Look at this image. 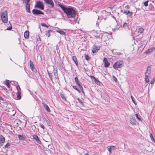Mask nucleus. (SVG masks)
Masks as SVG:
<instances>
[{
    "mask_svg": "<svg viewBox=\"0 0 155 155\" xmlns=\"http://www.w3.org/2000/svg\"><path fill=\"white\" fill-rule=\"evenodd\" d=\"M10 145V143H7L5 145V147L6 148H7L9 147Z\"/></svg>",
    "mask_w": 155,
    "mask_h": 155,
    "instance_id": "ea45409f",
    "label": "nucleus"
},
{
    "mask_svg": "<svg viewBox=\"0 0 155 155\" xmlns=\"http://www.w3.org/2000/svg\"><path fill=\"white\" fill-rule=\"evenodd\" d=\"M10 60H11L12 61V60L11 58H10Z\"/></svg>",
    "mask_w": 155,
    "mask_h": 155,
    "instance_id": "0e129e2a",
    "label": "nucleus"
},
{
    "mask_svg": "<svg viewBox=\"0 0 155 155\" xmlns=\"http://www.w3.org/2000/svg\"><path fill=\"white\" fill-rule=\"evenodd\" d=\"M10 25H11L10 27H9L7 28V30H11L12 29V26H11V24H10Z\"/></svg>",
    "mask_w": 155,
    "mask_h": 155,
    "instance_id": "3c124183",
    "label": "nucleus"
},
{
    "mask_svg": "<svg viewBox=\"0 0 155 155\" xmlns=\"http://www.w3.org/2000/svg\"><path fill=\"white\" fill-rule=\"evenodd\" d=\"M155 50V47H152L150 48L148 50L146 51V54H148L150 53L151 52H152L153 51Z\"/></svg>",
    "mask_w": 155,
    "mask_h": 155,
    "instance_id": "ddd939ff",
    "label": "nucleus"
},
{
    "mask_svg": "<svg viewBox=\"0 0 155 155\" xmlns=\"http://www.w3.org/2000/svg\"><path fill=\"white\" fill-rule=\"evenodd\" d=\"M104 62V66L105 67H108L110 65V64L108 61L107 59L104 57V58L103 60Z\"/></svg>",
    "mask_w": 155,
    "mask_h": 155,
    "instance_id": "6e6552de",
    "label": "nucleus"
},
{
    "mask_svg": "<svg viewBox=\"0 0 155 155\" xmlns=\"http://www.w3.org/2000/svg\"><path fill=\"white\" fill-rule=\"evenodd\" d=\"M15 114H14L13 115H15Z\"/></svg>",
    "mask_w": 155,
    "mask_h": 155,
    "instance_id": "e2e57ef3",
    "label": "nucleus"
},
{
    "mask_svg": "<svg viewBox=\"0 0 155 155\" xmlns=\"http://www.w3.org/2000/svg\"><path fill=\"white\" fill-rule=\"evenodd\" d=\"M48 75H49V78L51 80V81H52V83H53V80H52V78H52V74L51 73H50L49 72V71H48Z\"/></svg>",
    "mask_w": 155,
    "mask_h": 155,
    "instance_id": "b1692460",
    "label": "nucleus"
},
{
    "mask_svg": "<svg viewBox=\"0 0 155 155\" xmlns=\"http://www.w3.org/2000/svg\"><path fill=\"white\" fill-rule=\"evenodd\" d=\"M135 116L137 118L138 120H139L141 121L142 119H141V117L140 115H139L138 114H135Z\"/></svg>",
    "mask_w": 155,
    "mask_h": 155,
    "instance_id": "a878e982",
    "label": "nucleus"
},
{
    "mask_svg": "<svg viewBox=\"0 0 155 155\" xmlns=\"http://www.w3.org/2000/svg\"><path fill=\"white\" fill-rule=\"evenodd\" d=\"M124 13L126 15H128V11H127L124 10Z\"/></svg>",
    "mask_w": 155,
    "mask_h": 155,
    "instance_id": "09e8293b",
    "label": "nucleus"
},
{
    "mask_svg": "<svg viewBox=\"0 0 155 155\" xmlns=\"http://www.w3.org/2000/svg\"><path fill=\"white\" fill-rule=\"evenodd\" d=\"M154 81H155V80H152L151 81L150 83H151V84H153L154 83Z\"/></svg>",
    "mask_w": 155,
    "mask_h": 155,
    "instance_id": "864d4df0",
    "label": "nucleus"
},
{
    "mask_svg": "<svg viewBox=\"0 0 155 155\" xmlns=\"http://www.w3.org/2000/svg\"><path fill=\"white\" fill-rule=\"evenodd\" d=\"M148 2H149L148 0H147L144 2V5L145 7H147V6H148Z\"/></svg>",
    "mask_w": 155,
    "mask_h": 155,
    "instance_id": "4c0bfd02",
    "label": "nucleus"
},
{
    "mask_svg": "<svg viewBox=\"0 0 155 155\" xmlns=\"http://www.w3.org/2000/svg\"><path fill=\"white\" fill-rule=\"evenodd\" d=\"M85 59L87 61L90 58L89 56L87 55H85Z\"/></svg>",
    "mask_w": 155,
    "mask_h": 155,
    "instance_id": "58836bf2",
    "label": "nucleus"
},
{
    "mask_svg": "<svg viewBox=\"0 0 155 155\" xmlns=\"http://www.w3.org/2000/svg\"><path fill=\"white\" fill-rule=\"evenodd\" d=\"M33 139H35L36 141L39 144H41V142L39 139L38 137L36 135H34L33 136Z\"/></svg>",
    "mask_w": 155,
    "mask_h": 155,
    "instance_id": "9b49d317",
    "label": "nucleus"
},
{
    "mask_svg": "<svg viewBox=\"0 0 155 155\" xmlns=\"http://www.w3.org/2000/svg\"><path fill=\"white\" fill-rule=\"evenodd\" d=\"M52 31L51 30L48 31V33L46 34V35L48 36V37H49L51 35H50V32H52Z\"/></svg>",
    "mask_w": 155,
    "mask_h": 155,
    "instance_id": "473e14b6",
    "label": "nucleus"
},
{
    "mask_svg": "<svg viewBox=\"0 0 155 155\" xmlns=\"http://www.w3.org/2000/svg\"><path fill=\"white\" fill-rule=\"evenodd\" d=\"M123 63V61L122 60L118 61L114 64L113 67L114 69L122 67Z\"/></svg>",
    "mask_w": 155,
    "mask_h": 155,
    "instance_id": "20e7f679",
    "label": "nucleus"
},
{
    "mask_svg": "<svg viewBox=\"0 0 155 155\" xmlns=\"http://www.w3.org/2000/svg\"><path fill=\"white\" fill-rule=\"evenodd\" d=\"M113 79H114V80L115 81H117V78L114 76H113Z\"/></svg>",
    "mask_w": 155,
    "mask_h": 155,
    "instance_id": "603ef678",
    "label": "nucleus"
},
{
    "mask_svg": "<svg viewBox=\"0 0 155 155\" xmlns=\"http://www.w3.org/2000/svg\"><path fill=\"white\" fill-rule=\"evenodd\" d=\"M75 81V82L76 84L78 85L80 84V82L78 80V79L77 77H76L74 78Z\"/></svg>",
    "mask_w": 155,
    "mask_h": 155,
    "instance_id": "5701e85b",
    "label": "nucleus"
},
{
    "mask_svg": "<svg viewBox=\"0 0 155 155\" xmlns=\"http://www.w3.org/2000/svg\"><path fill=\"white\" fill-rule=\"evenodd\" d=\"M26 12L28 13H30L31 12L30 4H26Z\"/></svg>",
    "mask_w": 155,
    "mask_h": 155,
    "instance_id": "dca6fc26",
    "label": "nucleus"
},
{
    "mask_svg": "<svg viewBox=\"0 0 155 155\" xmlns=\"http://www.w3.org/2000/svg\"><path fill=\"white\" fill-rule=\"evenodd\" d=\"M128 15L129 16H131L133 15V12H130L129 11H128Z\"/></svg>",
    "mask_w": 155,
    "mask_h": 155,
    "instance_id": "a19ab883",
    "label": "nucleus"
},
{
    "mask_svg": "<svg viewBox=\"0 0 155 155\" xmlns=\"http://www.w3.org/2000/svg\"><path fill=\"white\" fill-rule=\"evenodd\" d=\"M35 8H37L41 10H44V6L43 3L40 1H37L35 6Z\"/></svg>",
    "mask_w": 155,
    "mask_h": 155,
    "instance_id": "39448f33",
    "label": "nucleus"
},
{
    "mask_svg": "<svg viewBox=\"0 0 155 155\" xmlns=\"http://www.w3.org/2000/svg\"><path fill=\"white\" fill-rule=\"evenodd\" d=\"M18 137L20 140H25L26 138V137L25 135L19 134L18 135Z\"/></svg>",
    "mask_w": 155,
    "mask_h": 155,
    "instance_id": "2eb2a0df",
    "label": "nucleus"
},
{
    "mask_svg": "<svg viewBox=\"0 0 155 155\" xmlns=\"http://www.w3.org/2000/svg\"><path fill=\"white\" fill-rule=\"evenodd\" d=\"M42 104L43 105L45 109H46L48 112H50V109L48 106L47 105L45 104V103L43 102H42Z\"/></svg>",
    "mask_w": 155,
    "mask_h": 155,
    "instance_id": "4468645a",
    "label": "nucleus"
},
{
    "mask_svg": "<svg viewBox=\"0 0 155 155\" xmlns=\"http://www.w3.org/2000/svg\"><path fill=\"white\" fill-rule=\"evenodd\" d=\"M131 98L132 99V101H133V102L134 103V104H136V102L135 101V99L134 98V97L132 96H131Z\"/></svg>",
    "mask_w": 155,
    "mask_h": 155,
    "instance_id": "c9c22d12",
    "label": "nucleus"
},
{
    "mask_svg": "<svg viewBox=\"0 0 155 155\" xmlns=\"http://www.w3.org/2000/svg\"><path fill=\"white\" fill-rule=\"evenodd\" d=\"M54 73L55 78L57 79L58 78V76L57 74V70L54 71Z\"/></svg>",
    "mask_w": 155,
    "mask_h": 155,
    "instance_id": "cd10ccee",
    "label": "nucleus"
},
{
    "mask_svg": "<svg viewBox=\"0 0 155 155\" xmlns=\"http://www.w3.org/2000/svg\"><path fill=\"white\" fill-rule=\"evenodd\" d=\"M78 102L80 104H81L82 105H84V104H83V102H82V100H81L79 98H78Z\"/></svg>",
    "mask_w": 155,
    "mask_h": 155,
    "instance_id": "72a5a7b5",
    "label": "nucleus"
},
{
    "mask_svg": "<svg viewBox=\"0 0 155 155\" xmlns=\"http://www.w3.org/2000/svg\"><path fill=\"white\" fill-rule=\"evenodd\" d=\"M5 84L8 87H9L10 86V83L9 80H6L5 81Z\"/></svg>",
    "mask_w": 155,
    "mask_h": 155,
    "instance_id": "c756f323",
    "label": "nucleus"
},
{
    "mask_svg": "<svg viewBox=\"0 0 155 155\" xmlns=\"http://www.w3.org/2000/svg\"><path fill=\"white\" fill-rule=\"evenodd\" d=\"M123 27L125 29L128 28L129 27L128 24L127 23L125 22L123 25Z\"/></svg>",
    "mask_w": 155,
    "mask_h": 155,
    "instance_id": "393cba45",
    "label": "nucleus"
},
{
    "mask_svg": "<svg viewBox=\"0 0 155 155\" xmlns=\"http://www.w3.org/2000/svg\"><path fill=\"white\" fill-rule=\"evenodd\" d=\"M32 12L33 14L35 15H37L40 14L44 15V13L43 12L36 9H33L32 11Z\"/></svg>",
    "mask_w": 155,
    "mask_h": 155,
    "instance_id": "0eeeda50",
    "label": "nucleus"
},
{
    "mask_svg": "<svg viewBox=\"0 0 155 155\" xmlns=\"http://www.w3.org/2000/svg\"><path fill=\"white\" fill-rule=\"evenodd\" d=\"M95 37L96 38H100V37L99 36H98V35L95 36Z\"/></svg>",
    "mask_w": 155,
    "mask_h": 155,
    "instance_id": "13d9d810",
    "label": "nucleus"
},
{
    "mask_svg": "<svg viewBox=\"0 0 155 155\" xmlns=\"http://www.w3.org/2000/svg\"><path fill=\"white\" fill-rule=\"evenodd\" d=\"M16 88L18 91H19V90H21V89L20 87L18 85L16 86Z\"/></svg>",
    "mask_w": 155,
    "mask_h": 155,
    "instance_id": "8fccbe9b",
    "label": "nucleus"
},
{
    "mask_svg": "<svg viewBox=\"0 0 155 155\" xmlns=\"http://www.w3.org/2000/svg\"><path fill=\"white\" fill-rule=\"evenodd\" d=\"M2 106H3L5 107L6 108L7 107V103H4L2 105Z\"/></svg>",
    "mask_w": 155,
    "mask_h": 155,
    "instance_id": "49530a36",
    "label": "nucleus"
},
{
    "mask_svg": "<svg viewBox=\"0 0 155 155\" xmlns=\"http://www.w3.org/2000/svg\"><path fill=\"white\" fill-rule=\"evenodd\" d=\"M24 36L26 38H28L29 37V32L26 31L24 33Z\"/></svg>",
    "mask_w": 155,
    "mask_h": 155,
    "instance_id": "412c9836",
    "label": "nucleus"
},
{
    "mask_svg": "<svg viewBox=\"0 0 155 155\" xmlns=\"http://www.w3.org/2000/svg\"><path fill=\"white\" fill-rule=\"evenodd\" d=\"M61 96L62 98L64 100H66V98L64 96V94H61Z\"/></svg>",
    "mask_w": 155,
    "mask_h": 155,
    "instance_id": "e433bc0d",
    "label": "nucleus"
},
{
    "mask_svg": "<svg viewBox=\"0 0 155 155\" xmlns=\"http://www.w3.org/2000/svg\"><path fill=\"white\" fill-rule=\"evenodd\" d=\"M72 87L74 89L77 91L79 92L80 93V91L78 89L76 86H73Z\"/></svg>",
    "mask_w": 155,
    "mask_h": 155,
    "instance_id": "f704fd0d",
    "label": "nucleus"
},
{
    "mask_svg": "<svg viewBox=\"0 0 155 155\" xmlns=\"http://www.w3.org/2000/svg\"><path fill=\"white\" fill-rule=\"evenodd\" d=\"M41 25L43 26H45L46 27H48L45 23H41Z\"/></svg>",
    "mask_w": 155,
    "mask_h": 155,
    "instance_id": "37998d69",
    "label": "nucleus"
},
{
    "mask_svg": "<svg viewBox=\"0 0 155 155\" xmlns=\"http://www.w3.org/2000/svg\"><path fill=\"white\" fill-rule=\"evenodd\" d=\"M151 71V68L150 66H149L147 67V70L145 74V81L147 83H148L149 81V78L150 74Z\"/></svg>",
    "mask_w": 155,
    "mask_h": 155,
    "instance_id": "7ed1b4c3",
    "label": "nucleus"
},
{
    "mask_svg": "<svg viewBox=\"0 0 155 155\" xmlns=\"http://www.w3.org/2000/svg\"><path fill=\"white\" fill-rule=\"evenodd\" d=\"M130 122L133 124H136L137 122L136 120L134 118H131L130 120Z\"/></svg>",
    "mask_w": 155,
    "mask_h": 155,
    "instance_id": "aec40b11",
    "label": "nucleus"
},
{
    "mask_svg": "<svg viewBox=\"0 0 155 155\" xmlns=\"http://www.w3.org/2000/svg\"><path fill=\"white\" fill-rule=\"evenodd\" d=\"M2 98L0 97V100H2Z\"/></svg>",
    "mask_w": 155,
    "mask_h": 155,
    "instance_id": "680f3d73",
    "label": "nucleus"
},
{
    "mask_svg": "<svg viewBox=\"0 0 155 155\" xmlns=\"http://www.w3.org/2000/svg\"><path fill=\"white\" fill-rule=\"evenodd\" d=\"M72 59L73 61L74 62L75 64L77 66H78V62L77 61V58L75 56H73L72 57Z\"/></svg>",
    "mask_w": 155,
    "mask_h": 155,
    "instance_id": "a211bd4d",
    "label": "nucleus"
},
{
    "mask_svg": "<svg viewBox=\"0 0 155 155\" xmlns=\"http://www.w3.org/2000/svg\"><path fill=\"white\" fill-rule=\"evenodd\" d=\"M30 66L31 69L33 71L35 72L36 71V70L35 69V67L34 65V64L33 62L31 60H30Z\"/></svg>",
    "mask_w": 155,
    "mask_h": 155,
    "instance_id": "9d476101",
    "label": "nucleus"
},
{
    "mask_svg": "<svg viewBox=\"0 0 155 155\" xmlns=\"http://www.w3.org/2000/svg\"><path fill=\"white\" fill-rule=\"evenodd\" d=\"M47 124L48 125H49V126H50V124H50V122L49 121H47Z\"/></svg>",
    "mask_w": 155,
    "mask_h": 155,
    "instance_id": "4d7b16f0",
    "label": "nucleus"
},
{
    "mask_svg": "<svg viewBox=\"0 0 155 155\" xmlns=\"http://www.w3.org/2000/svg\"><path fill=\"white\" fill-rule=\"evenodd\" d=\"M144 31V29L143 28H140L138 29V32L142 33Z\"/></svg>",
    "mask_w": 155,
    "mask_h": 155,
    "instance_id": "c85d7f7f",
    "label": "nucleus"
},
{
    "mask_svg": "<svg viewBox=\"0 0 155 155\" xmlns=\"http://www.w3.org/2000/svg\"><path fill=\"white\" fill-rule=\"evenodd\" d=\"M45 2L49 6V7L52 8L54 6V4L52 0H44Z\"/></svg>",
    "mask_w": 155,
    "mask_h": 155,
    "instance_id": "423d86ee",
    "label": "nucleus"
},
{
    "mask_svg": "<svg viewBox=\"0 0 155 155\" xmlns=\"http://www.w3.org/2000/svg\"><path fill=\"white\" fill-rule=\"evenodd\" d=\"M1 18L2 22L6 23L8 21L7 12L6 11L1 13Z\"/></svg>",
    "mask_w": 155,
    "mask_h": 155,
    "instance_id": "f03ea898",
    "label": "nucleus"
},
{
    "mask_svg": "<svg viewBox=\"0 0 155 155\" xmlns=\"http://www.w3.org/2000/svg\"><path fill=\"white\" fill-rule=\"evenodd\" d=\"M125 8H127V9H129L130 8L129 6L128 5H126L125 7Z\"/></svg>",
    "mask_w": 155,
    "mask_h": 155,
    "instance_id": "5fc2aeb1",
    "label": "nucleus"
},
{
    "mask_svg": "<svg viewBox=\"0 0 155 155\" xmlns=\"http://www.w3.org/2000/svg\"><path fill=\"white\" fill-rule=\"evenodd\" d=\"M150 137L151 138V139L152 140H153L154 141H155V140L154 139L153 137V135H152V134L151 133L150 134Z\"/></svg>",
    "mask_w": 155,
    "mask_h": 155,
    "instance_id": "c03bdc74",
    "label": "nucleus"
},
{
    "mask_svg": "<svg viewBox=\"0 0 155 155\" xmlns=\"http://www.w3.org/2000/svg\"><path fill=\"white\" fill-rule=\"evenodd\" d=\"M56 31L57 32H58L61 35H65L66 34V33L65 32L61 30H57Z\"/></svg>",
    "mask_w": 155,
    "mask_h": 155,
    "instance_id": "4be33fe9",
    "label": "nucleus"
},
{
    "mask_svg": "<svg viewBox=\"0 0 155 155\" xmlns=\"http://www.w3.org/2000/svg\"><path fill=\"white\" fill-rule=\"evenodd\" d=\"M113 18L116 20V18L114 16H113Z\"/></svg>",
    "mask_w": 155,
    "mask_h": 155,
    "instance_id": "052dcab7",
    "label": "nucleus"
},
{
    "mask_svg": "<svg viewBox=\"0 0 155 155\" xmlns=\"http://www.w3.org/2000/svg\"><path fill=\"white\" fill-rule=\"evenodd\" d=\"M5 141V139L2 135H0V144L1 146L2 145V144L4 143Z\"/></svg>",
    "mask_w": 155,
    "mask_h": 155,
    "instance_id": "1a4fd4ad",
    "label": "nucleus"
},
{
    "mask_svg": "<svg viewBox=\"0 0 155 155\" xmlns=\"http://www.w3.org/2000/svg\"><path fill=\"white\" fill-rule=\"evenodd\" d=\"M108 8H110L111 9H112L113 8V7H109Z\"/></svg>",
    "mask_w": 155,
    "mask_h": 155,
    "instance_id": "bf43d9fd",
    "label": "nucleus"
},
{
    "mask_svg": "<svg viewBox=\"0 0 155 155\" xmlns=\"http://www.w3.org/2000/svg\"><path fill=\"white\" fill-rule=\"evenodd\" d=\"M60 7L66 14L68 18H69L71 21H75V17L76 16V12L72 8L65 7L61 5H59Z\"/></svg>",
    "mask_w": 155,
    "mask_h": 155,
    "instance_id": "f257e3e1",
    "label": "nucleus"
},
{
    "mask_svg": "<svg viewBox=\"0 0 155 155\" xmlns=\"http://www.w3.org/2000/svg\"><path fill=\"white\" fill-rule=\"evenodd\" d=\"M107 148L108 151L110 152H111L112 150H114L116 149V147L114 146H108Z\"/></svg>",
    "mask_w": 155,
    "mask_h": 155,
    "instance_id": "f8f14e48",
    "label": "nucleus"
},
{
    "mask_svg": "<svg viewBox=\"0 0 155 155\" xmlns=\"http://www.w3.org/2000/svg\"><path fill=\"white\" fill-rule=\"evenodd\" d=\"M24 3H25V4H29L28 3L30 2L31 0H22Z\"/></svg>",
    "mask_w": 155,
    "mask_h": 155,
    "instance_id": "2f4dec72",
    "label": "nucleus"
},
{
    "mask_svg": "<svg viewBox=\"0 0 155 155\" xmlns=\"http://www.w3.org/2000/svg\"><path fill=\"white\" fill-rule=\"evenodd\" d=\"M138 45L140 47L142 46L144 43V42H146L145 41L143 40L142 39H140V40L138 41Z\"/></svg>",
    "mask_w": 155,
    "mask_h": 155,
    "instance_id": "f3484780",
    "label": "nucleus"
},
{
    "mask_svg": "<svg viewBox=\"0 0 155 155\" xmlns=\"http://www.w3.org/2000/svg\"><path fill=\"white\" fill-rule=\"evenodd\" d=\"M99 50V48L97 46H94V48L92 49V52L93 53H96L98 50Z\"/></svg>",
    "mask_w": 155,
    "mask_h": 155,
    "instance_id": "6ab92c4d",
    "label": "nucleus"
},
{
    "mask_svg": "<svg viewBox=\"0 0 155 155\" xmlns=\"http://www.w3.org/2000/svg\"><path fill=\"white\" fill-rule=\"evenodd\" d=\"M78 86L80 88L81 90L82 91V92L84 93L83 87L80 85V84L78 85Z\"/></svg>",
    "mask_w": 155,
    "mask_h": 155,
    "instance_id": "79ce46f5",
    "label": "nucleus"
},
{
    "mask_svg": "<svg viewBox=\"0 0 155 155\" xmlns=\"http://www.w3.org/2000/svg\"><path fill=\"white\" fill-rule=\"evenodd\" d=\"M91 78L93 79L94 80H95L96 79V78L94 76H91Z\"/></svg>",
    "mask_w": 155,
    "mask_h": 155,
    "instance_id": "6e6d98bb",
    "label": "nucleus"
},
{
    "mask_svg": "<svg viewBox=\"0 0 155 155\" xmlns=\"http://www.w3.org/2000/svg\"><path fill=\"white\" fill-rule=\"evenodd\" d=\"M40 126L41 128H42L43 129H45V127H44V126L43 124H40Z\"/></svg>",
    "mask_w": 155,
    "mask_h": 155,
    "instance_id": "de8ad7c7",
    "label": "nucleus"
},
{
    "mask_svg": "<svg viewBox=\"0 0 155 155\" xmlns=\"http://www.w3.org/2000/svg\"><path fill=\"white\" fill-rule=\"evenodd\" d=\"M106 98L105 99V100H107V102H108L109 100V97H108L107 95H106Z\"/></svg>",
    "mask_w": 155,
    "mask_h": 155,
    "instance_id": "a18cd8bd",
    "label": "nucleus"
},
{
    "mask_svg": "<svg viewBox=\"0 0 155 155\" xmlns=\"http://www.w3.org/2000/svg\"><path fill=\"white\" fill-rule=\"evenodd\" d=\"M17 99L19 100L21 98V92L20 91H18L17 95Z\"/></svg>",
    "mask_w": 155,
    "mask_h": 155,
    "instance_id": "bb28decb",
    "label": "nucleus"
},
{
    "mask_svg": "<svg viewBox=\"0 0 155 155\" xmlns=\"http://www.w3.org/2000/svg\"><path fill=\"white\" fill-rule=\"evenodd\" d=\"M94 81L95 82L97 85H99L100 84V82L96 78L95 80H94Z\"/></svg>",
    "mask_w": 155,
    "mask_h": 155,
    "instance_id": "7c9ffc66",
    "label": "nucleus"
}]
</instances>
